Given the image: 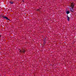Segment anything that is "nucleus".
<instances>
[{"label": "nucleus", "mask_w": 76, "mask_h": 76, "mask_svg": "<svg viewBox=\"0 0 76 76\" xmlns=\"http://www.w3.org/2000/svg\"><path fill=\"white\" fill-rule=\"evenodd\" d=\"M71 4V8H70V11L72 12H73L74 10H73V7H74V3H72Z\"/></svg>", "instance_id": "obj_1"}, {"label": "nucleus", "mask_w": 76, "mask_h": 76, "mask_svg": "<svg viewBox=\"0 0 76 76\" xmlns=\"http://www.w3.org/2000/svg\"><path fill=\"white\" fill-rule=\"evenodd\" d=\"M3 18H5V19H7V20H9V19L8 18H7V17L4 16Z\"/></svg>", "instance_id": "obj_2"}, {"label": "nucleus", "mask_w": 76, "mask_h": 76, "mask_svg": "<svg viewBox=\"0 0 76 76\" xmlns=\"http://www.w3.org/2000/svg\"><path fill=\"white\" fill-rule=\"evenodd\" d=\"M67 20L68 21H69L70 20V18L68 16H67Z\"/></svg>", "instance_id": "obj_3"}, {"label": "nucleus", "mask_w": 76, "mask_h": 76, "mask_svg": "<svg viewBox=\"0 0 76 76\" xmlns=\"http://www.w3.org/2000/svg\"><path fill=\"white\" fill-rule=\"evenodd\" d=\"M66 13L67 14H69V13H70V12L69 11H66Z\"/></svg>", "instance_id": "obj_4"}, {"label": "nucleus", "mask_w": 76, "mask_h": 76, "mask_svg": "<svg viewBox=\"0 0 76 76\" xmlns=\"http://www.w3.org/2000/svg\"><path fill=\"white\" fill-rule=\"evenodd\" d=\"M10 3H11V4H13V2L12 1H11V2H10Z\"/></svg>", "instance_id": "obj_5"}, {"label": "nucleus", "mask_w": 76, "mask_h": 76, "mask_svg": "<svg viewBox=\"0 0 76 76\" xmlns=\"http://www.w3.org/2000/svg\"><path fill=\"white\" fill-rule=\"evenodd\" d=\"M22 52L23 53H25V50H23L22 51Z\"/></svg>", "instance_id": "obj_6"}, {"label": "nucleus", "mask_w": 76, "mask_h": 76, "mask_svg": "<svg viewBox=\"0 0 76 76\" xmlns=\"http://www.w3.org/2000/svg\"><path fill=\"white\" fill-rule=\"evenodd\" d=\"M0 37H1V35H0Z\"/></svg>", "instance_id": "obj_7"}]
</instances>
